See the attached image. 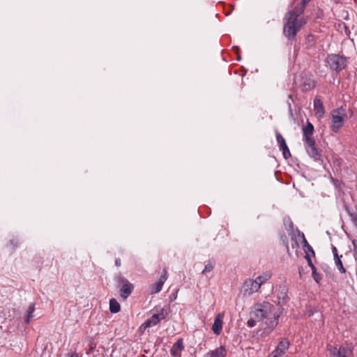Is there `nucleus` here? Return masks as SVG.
Segmentation results:
<instances>
[{
	"instance_id": "obj_6",
	"label": "nucleus",
	"mask_w": 357,
	"mask_h": 357,
	"mask_svg": "<svg viewBox=\"0 0 357 357\" xmlns=\"http://www.w3.org/2000/svg\"><path fill=\"white\" fill-rule=\"evenodd\" d=\"M116 280L119 284H122L120 289V296L126 300L132 294L134 286L126 278L121 275L117 277Z\"/></svg>"
},
{
	"instance_id": "obj_26",
	"label": "nucleus",
	"mask_w": 357,
	"mask_h": 357,
	"mask_svg": "<svg viewBox=\"0 0 357 357\" xmlns=\"http://www.w3.org/2000/svg\"><path fill=\"white\" fill-rule=\"evenodd\" d=\"M257 321H259L252 316L251 319H250L248 321L247 324L250 328H252L255 326Z\"/></svg>"
},
{
	"instance_id": "obj_7",
	"label": "nucleus",
	"mask_w": 357,
	"mask_h": 357,
	"mask_svg": "<svg viewBox=\"0 0 357 357\" xmlns=\"http://www.w3.org/2000/svg\"><path fill=\"white\" fill-rule=\"evenodd\" d=\"M304 147L307 155L314 161H320L321 160V153L316 146L315 139L304 142Z\"/></svg>"
},
{
	"instance_id": "obj_8",
	"label": "nucleus",
	"mask_w": 357,
	"mask_h": 357,
	"mask_svg": "<svg viewBox=\"0 0 357 357\" xmlns=\"http://www.w3.org/2000/svg\"><path fill=\"white\" fill-rule=\"evenodd\" d=\"M331 357H352L353 351L349 345H342L338 348L331 347L329 349Z\"/></svg>"
},
{
	"instance_id": "obj_30",
	"label": "nucleus",
	"mask_w": 357,
	"mask_h": 357,
	"mask_svg": "<svg viewBox=\"0 0 357 357\" xmlns=\"http://www.w3.org/2000/svg\"><path fill=\"white\" fill-rule=\"evenodd\" d=\"M305 252H306V255L305 257L307 261V264H308L309 266H312L314 264H313L309 255L307 254V250H305Z\"/></svg>"
},
{
	"instance_id": "obj_20",
	"label": "nucleus",
	"mask_w": 357,
	"mask_h": 357,
	"mask_svg": "<svg viewBox=\"0 0 357 357\" xmlns=\"http://www.w3.org/2000/svg\"><path fill=\"white\" fill-rule=\"evenodd\" d=\"M342 257V255H340V257L335 258L334 261H335V264L337 269L339 270V271L342 273H344L346 272V269L344 268V267L342 264V262L341 260Z\"/></svg>"
},
{
	"instance_id": "obj_13",
	"label": "nucleus",
	"mask_w": 357,
	"mask_h": 357,
	"mask_svg": "<svg viewBox=\"0 0 357 357\" xmlns=\"http://www.w3.org/2000/svg\"><path fill=\"white\" fill-rule=\"evenodd\" d=\"M222 313H219L215 317V319L214 320L213 324L212 326V331L215 335H220L222 330V317H223Z\"/></svg>"
},
{
	"instance_id": "obj_17",
	"label": "nucleus",
	"mask_w": 357,
	"mask_h": 357,
	"mask_svg": "<svg viewBox=\"0 0 357 357\" xmlns=\"http://www.w3.org/2000/svg\"><path fill=\"white\" fill-rule=\"evenodd\" d=\"M314 108L318 117L321 118L324 114V109L322 101L320 99L316 98L314 100Z\"/></svg>"
},
{
	"instance_id": "obj_33",
	"label": "nucleus",
	"mask_w": 357,
	"mask_h": 357,
	"mask_svg": "<svg viewBox=\"0 0 357 357\" xmlns=\"http://www.w3.org/2000/svg\"><path fill=\"white\" fill-rule=\"evenodd\" d=\"M115 264L116 266H121V259H116L115 260Z\"/></svg>"
},
{
	"instance_id": "obj_16",
	"label": "nucleus",
	"mask_w": 357,
	"mask_h": 357,
	"mask_svg": "<svg viewBox=\"0 0 357 357\" xmlns=\"http://www.w3.org/2000/svg\"><path fill=\"white\" fill-rule=\"evenodd\" d=\"M34 311H35V305L34 303H31L28 308L26 309V311L25 312L24 320V323L26 324H28L30 323V321L33 319L34 317Z\"/></svg>"
},
{
	"instance_id": "obj_4",
	"label": "nucleus",
	"mask_w": 357,
	"mask_h": 357,
	"mask_svg": "<svg viewBox=\"0 0 357 357\" xmlns=\"http://www.w3.org/2000/svg\"><path fill=\"white\" fill-rule=\"evenodd\" d=\"M332 116V130L337 132L344 124V119L347 116L345 110L343 108H339L331 112Z\"/></svg>"
},
{
	"instance_id": "obj_15",
	"label": "nucleus",
	"mask_w": 357,
	"mask_h": 357,
	"mask_svg": "<svg viewBox=\"0 0 357 357\" xmlns=\"http://www.w3.org/2000/svg\"><path fill=\"white\" fill-rule=\"evenodd\" d=\"M184 349L183 340L178 339L176 343H174L171 349V354L174 356L180 355L181 351Z\"/></svg>"
},
{
	"instance_id": "obj_28",
	"label": "nucleus",
	"mask_w": 357,
	"mask_h": 357,
	"mask_svg": "<svg viewBox=\"0 0 357 357\" xmlns=\"http://www.w3.org/2000/svg\"><path fill=\"white\" fill-rule=\"evenodd\" d=\"M312 278L317 283L319 282V281L321 280V275L318 273L317 271L314 273H312Z\"/></svg>"
},
{
	"instance_id": "obj_2",
	"label": "nucleus",
	"mask_w": 357,
	"mask_h": 357,
	"mask_svg": "<svg viewBox=\"0 0 357 357\" xmlns=\"http://www.w3.org/2000/svg\"><path fill=\"white\" fill-rule=\"evenodd\" d=\"M310 1V0H303L300 7H296L294 10L287 13L285 17L286 22L284 25L283 31L285 36L289 39L294 38L297 32L305 24V21L299 16Z\"/></svg>"
},
{
	"instance_id": "obj_22",
	"label": "nucleus",
	"mask_w": 357,
	"mask_h": 357,
	"mask_svg": "<svg viewBox=\"0 0 357 357\" xmlns=\"http://www.w3.org/2000/svg\"><path fill=\"white\" fill-rule=\"evenodd\" d=\"M214 264L213 263L209 261L206 266L204 269L202 271V273L205 274L208 272L211 271L213 269Z\"/></svg>"
},
{
	"instance_id": "obj_18",
	"label": "nucleus",
	"mask_w": 357,
	"mask_h": 357,
	"mask_svg": "<svg viewBox=\"0 0 357 357\" xmlns=\"http://www.w3.org/2000/svg\"><path fill=\"white\" fill-rule=\"evenodd\" d=\"M272 274L269 271L264 272L258 277L256 278L255 280L257 281L258 284L261 287L266 282L271 278Z\"/></svg>"
},
{
	"instance_id": "obj_12",
	"label": "nucleus",
	"mask_w": 357,
	"mask_h": 357,
	"mask_svg": "<svg viewBox=\"0 0 357 357\" xmlns=\"http://www.w3.org/2000/svg\"><path fill=\"white\" fill-rule=\"evenodd\" d=\"M302 130L303 142L314 140L312 137L314 130V126L310 121H307L306 126L303 127Z\"/></svg>"
},
{
	"instance_id": "obj_9",
	"label": "nucleus",
	"mask_w": 357,
	"mask_h": 357,
	"mask_svg": "<svg viewBox=\"0 0 357 357\" xmlns=\"http://www.w3.org/2000/svg\"><path fill=\"white\" fill-rule=\"evenodd\" d=\"M167 315V312L164 308L160 309V312L153 314L151 318L147 319L142 325V327H144V328H146L151 326H155L158 324L161 320H163L165 319V317Z\"/></svg>"
},
{
	"instance_id": "obj_5",
	"label": "nucleus",
	"mask_w": 357,
	"mask_h": 357,
	"mask_svg": "<svg viewBox=\"0 0 357 357\" xmlns=\"http://www.w3.org/2000/svg\"><path fill=\"white\" fill-rule=\"evenodd\" d=\"M260 286L255 280H246L241 287V293L244 297H249L260 289Z\"/></svg>"
},
{
	"instance_id": "obj_21",
	"label": "nucleus",
	"mask_w": 357,
	"mask_h": 357,
	"mask_svg": "<svg viewBox=\"0 0 357 357\" xmlns=\"http://www.w3.org/2000/svg\"><path fill=\"white\" fill-rule=\"evenodd\" d=\"M276 139L278 144L280 145V149L287 146L285 139L279 132L276 133Z\"/></svg>"
},
{
	"instance_id": "obj_23",
	"label": "nucleus",
	"mask_w": 357,
	"mask_h": 357,
	"mask_svg": "<svg viewBox=\"0 0 357 357\" xmlns=\"http://www.w3.org/2000/svg\"><path fill=\"white\" fill-rule=\"evenodd\" d=\"M315 86L314 82L313 80H308L304 83V88L305 90H310Z\"/></svg>"
},
{
	"instance_id": "obj_3",
	"label": "nucleus",
	"mask_w": 357,
	"mask_h": 357,
	"mask_svg": "<svg viewBox=\"0 0 357 357\" xmlns=\"http://www.w3.org/2000/svg\"><path fill=\"white\" fill-rule=\"evenodd\" d=\"M326 62L331 70L337 72L344 69L347 64V60L345 56L335 54L328 55Z\"/></svg>"
},
{
	"instance_id": "obj_19",
	"label": "nucleus",
	"mask_w": 357,
	"mask_h": 357,
	"mask_svg": "<svg viewBox=\"0 0 357 357\" xmlns=\"http://www.w3.org/2000/svg\"><path fill=\"white\" fill-rule=\"evenodd\" d=\"M121 310V305L115 298L109 301V310L112 313H117Z\"/></svg>"
},
{
	"instance_id": "obj_31",
	"label": "nucleus",
	"mask_w": 357,
	"mask_h": 357,
	"mask_svg": "<svg viewBox=\"0 0 357 357\" xmlns=\"http://www.w3.org/2000/svg\"><path fill=\"white\" fill-rule=\"evenodd\" d=\"M352 243L354 245V255H355L356 258L357 259V241L354 240L352 241Z\"/></svg>"
},
{
	"instance_id": "obj_25",
	"label": "nucleus",
	"mask_w": 357,
	"mask_h": 357,
	"mask_svg": "<svg viewBox=\"0 0 357 357\" xmlns=\"http://www.w3.org/2000/svg\"><path fill=\"white\" fill-rule=\"evenodd\" d=\"M287 297L286 290L284 289L278 295V299L282 300V302H285L286 298Z\"/></svg>"
},
{
	"instance_id": "obj_24",
	"label": "nucleus",
	"mask_w": 357,
	"mask_h": 357,
	"mask_svg": "<svg viewBox=\"0 0 357 357\" xmlns=\"http://www.w3.org/2000/svg\"><path fill=\"white\" fill-rule=\"evenodd\" d=\"M282 151L283 156L285 159H287L291 156V153L287 146L280 149Z\"/></svg>"
},
{
	"instance_id": "obj_35",
	"label": "nucleus",
	"mask_w": 357,
	"mask_h": 357,
	"mask_svg": "<svg viewBox=\"0 0 357 357\" xmlns=\"http://www.w3.org/2000/svg\"><path fill=\"white\" fill-rule=\"evenodd\" d=\"M68 356H69V357H78L77 354H70V355L69 354Z\"/></svg>"
},
{
	"instance_id": "obj_14",
	"label": "nucleus",
	"mask_w": 357,
	"mask_h": 357,
	"mask_svg": "<svg viewBox=\"0 0 357 357\" xmlns=\"http://www.w3.org/2000/svg\"><path fill=\"white\" fill-rule=\"evenodd\" d=\"M227 354L225 347L220 346V347L206 353L204 357H226Z\"/></svg>"
},
{
	"instance_id": "obj_10",
	"label": "nucleus",
	"mask_w": 357,
	"mask_h": 357,
	"mask_svg": "<svg viewBox=\"0 0 357 357\" xmlns=\"http://www.w3.org/2000/svg\"><path fill=\"white\" fill-rule=\"evenodd\" d=\"M168 277L167 271L164 269L162 274L160 275L159 280L154 284L150 286V294H155L160 292L163 287L164 283L167 280Z\"/></svg>"
},
{
	"instance_id": "obj_34",
	"label": "nucleus",
	"mask_w": 357,
	"mask_h": 357,
	"mask_svg": "<svg viewBox=\"0 0 357 357\" xmlns=\"http://www.w3.org/2000/svg\"><path fill=\"white\" fill-rule=\"evenodd\" d=\"M310 267L311 268L312 273H314L317 271L314 265H313L312 266H310Z\"/></svg>"
},
{
	"instance_id": "obj_32",
	"label": "nucleus",
	"mask_w": 357,
	"mask_h": 357,
	"mask_svg": "<svg viewBox=\"0 0 357 357\" xmlns=\"http://www.w3.org/2000/svg\"><path fill=\"white\" fill-rule=\"evenodd\" d=\"M332 252H333V254L334 259L340 257L338 255V253H337V248L335 246H333Z\"/></svg>"
},
{
	"instance_id": "obj_1",
	"label": "nucleus",
	"mask_w": 357,
	"mask_h": 357,
	"mask_svg": "<svg viewBox=\"0 0 357 357\" xmlns=\"http://www.w3.org/2000/svg\"><path fill=\"white\" fill-rule=\"evenodd\" d=\"M280 315V312L273 304L265 301L255 304L251 311V316L258 321L266 319V327L264 330L268 333L278 325Z\"/></svg>"
},
{
	"instance_id": "obj_11",
	"label": "nucleus",
	"mask_w": 357,
	"mask_h": 357,
	"mask_svg": "<svg viewBox=\"0 0 357 357\" xmlns=\"http://www.w3.org/2000/svg\"><path fill=\"white\" fill-rule=\"evenodd\" d=\"M289 347V342L287 339L283 338L278 344L276 349L272 352V357L282 356Z\"/></svg>"
},
{
	"instance_id": "obj_27",
	"label": "nucleus",
	"mask_w": 357,
	"mask_h": 357,
	"mask_svg": "<svg viewBox=\"0 0 357 357\" xmlns=\"http://www.w3.org/2000/svg\"><path fill=\"white\" fill-rule=\"evenodd\" d=\"M304 247L309 251L311 252L313 255H314V252L312 248L307 243L306 239L303 238Z\"/></svg>"
},
{
	"instance_id": "obj_29",
	"label": "nucleus",
	"mask_w": 357,
	"mask_h": 357,
	"mask_svg": "<svg viewBox=\"0 0 357 357\" xmlns=\"http://www.w3.org/2000/svg\"><path fill=\"white\" fill-rule=\"evenodd\" d=\"M17 244H18V241L17 239H15V238L10 240L9 242V245L11 246L13 250H15L17 248Z\"/></svg>"
}]
</instances>
